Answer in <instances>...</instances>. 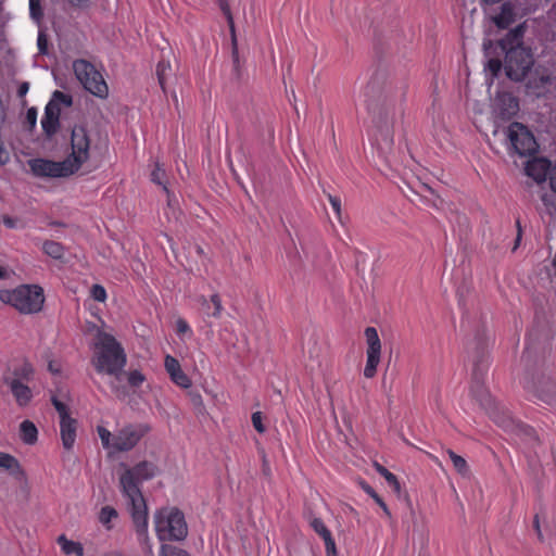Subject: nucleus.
<instances>
[{
	"label": "nucleus",
	"mask_w": 556,
	"mask_h": 556,
	"mask_svg": "<svg viewBox=\"0 0 556 556\" xmlns=\"http://www.w3.org/2000/svg\"><path fill=\"white\" fill-rule=\"evenodd\" d=\"M155 475L156 467L152 463L141 462L126 469L119 477L121 491L127 500L138 540L151 556L153 549L148 534V509L139 483L152 479Z\"/></svg>",
	"instance_id": "1"
},
{
	"label": "nucleus",
	"mask_w": 556,
	"mask_h": 556,
	"mask_svg": "<svg viewBox=\"0 0 556 556\" xmlns=\"http://www.w3.org/2000/svg\"><path fill=\"white\" fill-rule=\"evenodd\" d=\"M365 97L367 111L379 125L376 135L378 150L386 155L393 146V135L390 129L393 117V100L386 90L378 89L375 86L367 87Z\"/></svg>",
	"instance_id": "2"
},
{
	"label": "nucleus",
	"mask_w": 556,
	"mask_h": 556,
	"mask_svg": "<svg viewBox=\"0 0 556 556\" xmlns=\"http://www.w3.org/2000/svg\"><path fill=\"white\" fill-rule=\"evenodd\" d=\"M127 362L122 345L115 338L97 329L93 342V355L91 363L99 374H105L118 378Z\"/></svg>",
	"instance_id": "3"
},
{
	"label": "nucleus",
	"mask_w": 556,
	"mask_h": 556,
	"mask_svg": "<svg viewBox=\"0 0 556 556\" xmlns=\"http://www.w3.org/2000/svg\"><path fill=\"white\" fill-rule=\"evenodd\" d=\"M150 430L151 427L146 422L127 424L114 433L102 426L97 427L101 444L110 455L131 451Z\"/></svg>",
	"instance_id": "4"
},
{
	"label": "nucleus",
	"mask_w": 556,
	"mask_h": 556,
	"mask_svg": "<svg viewBox=\"0 0 556 556\" xmlns=\"http://www.w3.org/2000/svg\"><path fill=\"white\" fill-rule=\"evenodd\" d=\"M522 36V28L517 27L510 30L506 37L500 41V46L505 52L507 76L515 80L523 78L532 65L530 52L521 46Z\"/></svg>",
	"instance_id": "5"
},
{
	"label": "nucleus",
	"mask_w": 556,
	"mask_h": 556,
	"mask_svg": "<svg viewBox=\"0 0 556 556\" xmlns=\"http://www.w3.org/2000/svg\"><path fill=\"white\" fill-rule=\"evenodd\" d=\"M0 301L22 314L39 312L45 303L43 290L37 285H22L15 289L0 290Z\"/></svg>",
	"instance_id": "6"
},
{
	"label": "nucleus",
	"mask_w": 556,
	"mask_h": 556,
	"mask_svg": "<svg viewBox=\"0 0 556 556\" xmlns=\"http://www.w3.org/2000/svg\"><path fill=\"white\" fill-rule=\"evenodd\" d=\"M154 530L160 541H181L188 534L184 514L176 507H162L154 514Z\"/></svg>",
	"instance_id": "7"
},
{
	"label": "nucleus",
	"mask_w": 556,
	"mask_h": 556,
	"mask_svg": "<svg viewBox=\"0 0 556 556\" xmlns=\"http://www.w3.org/2000/svg\"><path fill=\"white\" fill-rule=\"evenodd\" d=\"M507 151L520 156L536 152L538 143L532 132L521 123H511L503 130Z\"/></svg>",
	"instance_id": "8"
},
{
	"label": "nucleus",
	"mask_w": 556,
	"mask_h": 556,
	"mask_svg": "<svg viewBox=\"0 0 556 556\" xmlns=\"http://www.w3.org/2000/svg\"><path fill=\"white\" fill-rule=\"evenodd\" d=\"M73 68L75 76L87 91L102 99L108 97V85L92 64L85 60H77L73 63Z\"/></svg>",
	"instance_id": "9"
},
{
	"label": "nucleus",
	"mask_w": 556,
	"mask_h": 556,
	"mask_svg": "<svg viewBox=\"0 0 556 556\" xmlns=\"http://www.w3.org/2000/svg\"><path fill=\"white\" fill-rule=\"evenodd\" d=\"M91 140L85 126L76 125L71 134V153L65 159L70 161L72 168L77 173L90 159Z\"/></svg>",
	"instance_id": "10"
},
{
	"label": "nucleus",
	"mask_w": 556,
	"mask_h": 556,
	"mask_svg": "<svg viewBox=\"0 0 556 556\" xmlns=\"http://www.w3.org/2000/svg\"><path fill=\"white\" fill-rule=\"evenodd\" d=\"M33 374V369L29 365H24L18 369L14 370V376L9 372H4L2 376V382L10 389L17 406L26 407L29 405L34 397L31 389L23 382V379H28Z\"/></svg>",
	"instance_id": "11"
},
{
	"label": "nucleus",
	"mask_w": 556,
	"mask_h": 556,
	"mask_svg": "<svg viewBox=\"0 0 556 556\" xmlns=\"http://www.w3.org/2000/svg\"><path fill=\"white\" fill-rule=\"evenodd\" d=\"M34 176L40 178H64L74 175L70 161L55 162L47 159H31L27 162Z\"/></svg>",
	"instance_id": "12"
},
{
	"label": "nucleus",
	"mask_w": 556,
	"mask_h": 556,
	"mask_svg": "<svg viewBox=\"0 0 556 556\" xmlns=\"http://www.w3.org/2000/svg\"><path fill=\"white\" fill-rule=\"evenodd\" d=\"M60 102L66 106L72 105V97L61 91H54L52 99L45 108V114L41 119V127L48 137L56 134L60 126Z\"/></svg>",
	"instance_id": "13"
},
{
	"label": "nucleus",
	"mask_w": 556,
	"mask_h": 556,
	"mask_svg": "<svg viewBox=\"0 0 556 556\" xmlns=\"http://www.w3.org/2000/svg\"><path fill=\"white\" fill-rule=\"evenodd\" d=\"M365 337L367 343L366 350V365L364 368V376L368 379L372 378L377 372V367L381 358V341L376 328L367 327L365 329Z\"/></svg>",
	"instance_id": "14"
},
{
	"label": "nucleus",
	"mask_w": 556,
	"mask_h": 556,
	"mask_svg": "<svg viewBox=\"0 0 556 556\" xmlns=\"http://www.w3.org/2000/svg\"><path fill=\"white\" fill-rule=\"evenodd\" d=\"M164 367L175 384L184 389L191 387L190 378L184 372L179 362L175 357L166 355Z\"/></svg>",
	"instance_id": "15"
},
{
	"label": "nucleus",
	"mask_w": 556,
	"mask_h": 556,
	"mask_svg": "<svg viewBox=\"0 0 556 556\" xmlns=\"http://www.w3.org/2000/svg\"><path fill=\"white\" fill-rule=\"evenodd\" d=\"M551 163L545 159H534L527 163L526 173L536 182H542L551 174Z\"/></svg>",
	"instance_id": "16"
},
{
	"label": "nucleus",
	"mask_w": 556,
	"mask_h": 556,
	"mask_svg": "<svg viewBox=\"0 0 556 556\" xmlns=\"http://www.w3.org/2000/svg\"><path fill=\"white\" fill-rule=\"evenodd\" d=\"M311 527L323 538L327 556H337L336 542L323 520L319 518L312 519Z\"/></svg>",
	"instance_id": "17"
},
{
	"label": "nucleus",
	"mask_w": 556,
	"mask_h": 556,
	"mask_svg": "<svg viewBox=\"0 0 556 556\" xmlns=\"http://www.w3.org/2000/svg\"><path fill=\"white\" fill-rule=\"evenodd\" d=\"M77 421L73 418L60 420V433L63 447L72 450L76 441Z\"/></svg>",
	"instance_id": "18"
},
{
	"label": "nucleus",
	"mask_w": 556,
	"mask_h": 556,
	"mask_svg": "<svg viewBox=\"0 0 556 556\" xmlns=\"http://www.w3.org/2000/svg\"><path fill=\"white\" fill-rule=\"evenodd\" d=\"M0 471L7 472L11 476L24 475L18 459L4 452H0Z\"/></svg>",
	"instance_id": "19"
},
{
	"label": "nucleus",
	"mask_w": 556,
	"mask_h": 556,
	"mask_svg": "<svg viewBox=\"0 0 556 556\" xmlns=\"http://www.w3.org/2000/svg\"><path fill=\"white\" fill-rule=\"evenodd\" d=\"M199 302L208 316H212L214 318L220 317L223 312V305L220 296L217 293H214L210 298V300H207L205 296H201L199 299Z\"/></svg>",
	"instance_id": "20"
},
{
	"label": "nucleus",
	"mask_w": 556,
	"mask_h": 556,
	"mask_svg": "<svg viewBox=\"0 0 556 556\" xmlns=\"http://www.w3.org/2000/svg\"><path fill=\"white\" fill-rule=\"evenodd\" d=\"M20 437L25 444L33 445L37 442L38 430L30 420H24L20 425Z\"/></svg>",
	"instance_id": "21"
},
{
	"label": "nucleus",
	"mask_w": 556,
	"mask_h": 556,
	"mask_svg": "<svg viewBox=\"0 0 556 556\" xmlns=\"http://www.w3.org/2000/svg\"><path fill=\"white\" fill-rule=\"evenodd\" d=\"M58 543L61 546L62 552L66 555H84L83 545L79 542L67 540L65 535H60L58 538Z\"/></svg>",
	"instance_id": "22"
},
{
	"label": "nucleus",
	"mask_w": 556,
	"mask_h": 556,
	"mask_svg": "<svg viewBox=\"0 0 556 556\" xmlns=\"http://www.w3.org/2000/svg\"><path fill=\"white\" fill-rule=\"evenodd\" d=\"M496 101L506 106L501 110V115L503 117H510L518 111V102L510 94H501L497 97Z\"/></svg>",
	"instance_id": "23"
},
{
	"label": "nucleus",
	"mask_w": 556,
	"mask_h": 556,
	"mask_svg": "<svg viewBox=\"0 0 556 556\" xmlns=\"http://www.w3.org/2000/svg\"><path fill=\"white\" fill-rule=\"evenodd\" d=\"M494 23L500 28H506L514 21L513 8L508 3H504L501 8L500 14L494 16Z\"/></svg>",
	"instance_id": "24"
},
{
	"label": "nucleus",
	"mask_w": 556,
	"mask_h": 556,
	"mask_svg": "<svg viewBox=\"0 0 556 556\" xmlns=\"http://www.w3.org/2000/svg\"><path fill=\"white\" fill-rule=\"evenodd\" d=\"M43 252L49 256L59 260L64 254V249L61 243L55 241H46L42 245Z\"/></svg>",
	"instance_id": "25"
},
{
	"label": "nucleus",
	"mask_w": 556,
	"mask_h": 556,
	"mask_svg": "<svg viewBox=\"0 0 556 556\" xmlns=\"http://www.w3.org/2000/svg\"><path fill=\"white\" fill-rule=\"evenodd\" d=\"M377 471L387 480L388 484L395 491L400 492V483L397 481V478L390 472L388 469H386L381 465H377Z\"/></svg>",
	"instance_id": "26"
},
{
	"label": "nucleus",
	"mask_w": 556,
	"mask_h": 556,
	"mask_svg": "<svg viewBox=\"0 0 556 556\" xmlns=\"http://www.w3.org/2000/svg\"><path fill=\"white\" fill-rule=\"evenodd\" d=\"M364 491L381 507L386 517L391 518V511L389 510L384 501L375 492V490L369 485L363 486Z\"/></svg>",
	"instance_id": "27"
},
{
	"label": "nucleus",
	"mask_w": 556,
	"mask_h": 556,
	"mask_svg": "<svg viewBox=\"0 0 556 556\" xmlns=\"http://www.w3.org/2000/svg\"><path fill=\"white\" fill-rule=\"evenodd\" d=\"M170 71L169 62L160 61L156 65V76L163 90H165L166 75Z\"/></svg>",
	"instance_id": "28"
},
{
	"label": "nucleus",
	"mask_w": 556,
	"mask_h": 556,
	"mask_svg": "<svg viewBox=\"0 0 556 556\" xmlns=\"http://www.w3.org/2000/svg\"><path fill=\"white\" fill-rule=\"evenodd\" d=\"M116 517L117 513L113 507L104 506L100 511L99 520L102 525L108 526Z\"/></svg>",
	"instance_id": "29"
},
{
	"label": "nucleus",
	"mask_w": 556,
	"mask_h": 556,
	"mask_svg": "<svg viewBox=\"0 0 556 556\" xmlns=\"http://www.w3.org/2000/svg\"><path fill=\"white\" fill-rule=\"evenodd\" d=\"M176 332L181 338L190 339L193 334L189 324L184 318H178L176 320Z\"/></svg>",
	"instance_id": "30"
},
{
	"label": "nucleus",
	"mask_w": 556,
	"mask_h": 556,
	"mask_svg": "<svg viewBox=\"0 0 556 556\" xmlns=\"http://www.w3.org/2000/svg\"><path fill=\"white\" fill-rule=\"evenodd\" d=\"M29 14L34 21L40 23L43 16L40 0H29Z\"/></svg>",
	"instance_id": "31"
},
{
	"label": "nucleus",
	"mask_w": 556,
	"mask_h": 556,
	"mask_svg": "<svg viewBox=\"0 0 556 556\" xmlns=\"http://www.w3.org/2000/svg\"><path fill=\"white\" fill-rule=\"evenodd\" d=\"M447 454H448V456H450V458H451V460H452V463H453V465H454L455 469H456L458 472L464 473V472H466V471H467V463H466V460H465L462 456H459V455L455 454V453H454L453 451H451V450H448V451H447Z\"/></svg>",
	"instance_id": "32"
},
{
	"label": "nucleus",
	"mask_w": 556,
	"mask_h": 556,
	"mask_svg": "<svg viewBox=\"0 0 556 556\" xmlns=\"http://www.w3.org/2000/svg\"><path fill=\"white\" fill-rule=\"evenodd\" d=\"M159 556H190L187 552L184 549H180L178 547L163 544L160 549Z\"/></svg>",
	"instance_id": "33"
},
{
	"label": "nucleus",
	"mask_w": 556,
	"mask_h": 556,
	"mask_svg": "<svg viewBox=\"0 0 556 556\" xmlns=\"http://www.w3.org/2000/svg\"><path fill=\"white\" fill-rule=\"evenodd\" d=\"M52 404L56 412L59 413L60 420H65L72 418L70 416L68 407L65 403L56 399L55 396L52 397Z\"/></svg>",
	"instance_id": "34"
},
{
	"label": "nucleus",
	"mask_w": 556,
	"mask_h": 556,
	"mask_svg": "<svg viewBox=\"0 0 556 556\" xmlns=\"http://www.w3.org/2000/svg\"><path fill=\"white\" fill-rule=\"evenodd\" d=\"M128 383L131 386V387H140L144 380H146V377L143 376V374L139 370H131L128 372Z\"/></svg>",
	"instance_id": "35"
},
{
	"label": "nucleus",
	"mask_w": 556,
	"mask_h": 556,
	"mask_svg": "<svg viewBox=\"0 0 556 556\" xmlns=\"http://www.w3.org/2000/svg\"><path fill=\"white\" fill-rule=\"evenodd\" d=\"M91 296L93 300L98 302H105L106 300V291L101 285H93L90 290Z\"/></svg>",
	"instance_id": "36"
},
{
	"label": "nucleus",
	"mask_w": 556,
	"mask_h": 556,
	"mask_svg": "<svg viewBox=\"0 0 556 556\" xmlns=\"http://www.w3.org/2000/svg\"><path fill=\"white\" fill-rule=\"evenodd\" d=\"M219 7H220V10L223 11V13L225 14V16L227 18V22L229 24L230 30L233 33V28H235L233 20H232V15H231L230 8L228 5L227 0H219Z\"/></svg>",
	"instance_id": "37"
},
{
	"label": "nucleus",
	"mask_w": 556,
	"mask_h": 556,
	"mask_svg": "<svg viewBox=\"0 0 556 556\" xmlns=\"http://www.w3.org/2000/svg\"><path fill=\"white\" fill-rule=\"evenodd\" d=\"M252 424L255 430L260 433H264L266 428L263 424V416L261 412H255L252 414Z\"/></svg>",
	"instance_id": "38"
},
{
	"label": "nucleus",
	"mask_w": 556,
	"mask_h": 556,
	"mask_svg": "<svg viewBox=\"0 0 556 556\" xmlns=\"http://www.w3.org/2000/svg\"><path fill=\"white\" fill-rule=\"evenodd\" d=\"M164 175H165L164 170L159 165H156L155 169L151 174V179L153 182H155L157 185H162L164 190L167 191L166 186L163 185Z\"/></svg>",
	"instance_id": "39"
},
{
	"label": "nucleus",
	"mask_w": 556,
	"mask_h": 556,
	"mask_svg": "<svg viewBox=\"0 0 556 556\" xmlns=\"http://www.w3.org/2000/svg\"><path fill=\"white\" fill-rule=\"evenodd\" d=\"M492 76H496L502 68V62L497 59H490L485 67Z\"/></svg>",
	"instance_id": "40"
},
{
	"label": "nucleus",
	"mask_w": 556,
	"mask_h": 556,
	"mask_svg": "<svg viewBox=\"0 0 556 556\" xmlns=\"http://www.w3.org/2000/svg\"><path fill=\"white\" fill-rule=\"evenodd\" d=\"M328 200L338 217L341 216V201L338 197L328 194Z\"/></svg>",
	"instance_id": "41"
},
{
	"label": "nucleus",
	"mask_w": 556,
	"mask_h": 556,
	"mask_svg": "<svg viewBox=\"0 0 556 556\" xmlns=\"http://www.w3.org/2000/svg\"><path fill=\"white\" fill-rule=\"evenodd\" d=\"M47 45H48L47 37L43 33L40 31L38 35V38H37V46H38L40 53H42V54L47 53Z\"/></svg>",
	"instance_id": "42"
},
{
	"label": "nucleus",
	"mask_w": 556,
	"mask_h": 556,
	"mask_svg": "<svg viewBox=\"0 0 556 556\" xmlns=\"http://www.w3.org/2000/svg\"><path fill=\"white\" fill-rule=\"evenodd\" d=\"M26 119H27L28 124L30 125V127H35L36 126V122H37V111H36V109L30 108L27 111Z\"/></svg>",
	"instance_id": "43"
},
{
	"label": "nucleus",
	"mask_w": 556,
	"mask_h": 556,
	"mask_svg": "<svg viewBox=\"0 0 556 556\" xmlns=\"http://www.w3.org/2000/svg\"><path fill=\"white\" fill-rule=\"evenodd\" d=\"M10 161V153L0 142V165H5Z\"/></svg>",
	"instance_id": "44"
},
{
	"label": "nucleus",
	"mask_w": 556,
	"mask_h": 556,
	"mask_svg": "<svg viewBox=\"0 0 556 556\" xmlns=\"http://www.w3.org/2000/svg\"><path fill=\"white\" fill-rule=\"evenodd\" d=\"M308 353H309V358L318 361L319 354H320V348L317 345L316 342H314V348H313V350H309Z\"/></svg>",
	"instance_id": "45"
},
{
	"label": "nucleus",
	"mask_w": 556,
	"mask_h": 556,
	"mask_svg": "<svg viewBox=\"0 0 556 556\" xmlns=\"http://www.w3.org/2000/svg\"><path fill=\"white\" fill-rule=\"evenodd\" d=\"M549 185H551L552 190L556 192V165L551 170Z\"/></svg>",
	"instance_id": "46"
},
{
	"label": "nucleus",
	"mask_w": 556,
	"mask_h": 556,
	"mask_svg": "<svg viewBox=\"0 0 556 556\" xmlns=\"http://www.w3.org/2000/svg\"><path fill=\"white\" fill-rule=\"evenodd\" d=\"M28 90H29L28 83H23L18 87L17 93H18L20 97H24L28 92Z\"/></svg>",
	"instance_id": "47"
},
{
	"label": "nucleus",
	"mask_w": 556,
	"mask_h": 556,
	"mask_svg": "<svg viewBox=\"0 0 556 556\" xmlns=\"http://www.w3.org/2000/svg\"><path fill=\"white\" fill-rule=\"evenodd\" d=\"M480 403L482 406H484L485 408L489 407L490 403H491V397L488 393H484L482 395V397L480 399Z\"/></svg>",
	"instance_id": "48"
},
{
	"label": "nucleus",
	"mask_w": 556,
	"mask_h": 556,
	"mask_svg": "<svg viewBox=\"0 0 556 556\" xmlns=\"http://www.w3.org/2000/svg\"><path fill=\"white\" fill-rule=\"evenodd\" d=\"M70 2L73 7H78V8L87 4V0H70Z\"/></svg>",
	"instance_id": "49"
},
{
	"label": "nucleus",
	"mask_w": 556,
	"mask_h": 556,
	"mask_svg": "<svg viewBox=\"0 0 556 556\" xmlns=\"http://www.w3.org/2000/svg\"><path fill=\"white\" fill-rule=\"evenodd\" d=\"M7 277H8L7 269L0 265V279H4Z\"/></svg>",
	"instance_id": "50"
},
{
	"label": "nucleus",
	"mask_w": 556,
	"mask_h": 556,
	"mask_svg": "<svg viewBox=\"0 0 556 556\" xmlns=\"http://www.w3.org/2000/svg\"><path fill=\"white\" fill-rule=\"evenodd\" d=\"M534 527L536 529L539 538H541V530H540V525H539L538 516H535V519H534Z\"/></svg>",
	"instance_id": "51"
},
{
	"label": "nucleus",
	"mask_w": 556,
	"mask_h": 556,
	"mask_svg": "<svg viewBox=\"0 0 556 556\" xmlns=\"http://www.w3.org/2000/svg\"><path fill=\"white\" fill-rule=\"evenodd\" d=\"M4 224H5V226H8L10 228L14 227V223L10 218L4 219Z\"/></svg>",
	"instance_id": "52"
},
{
	"label": "nucleus",
	"mask_w": 556,
	"mask_h": 556,
	"mask_svg": "<svg viewBox=\"0 0 556 556\" xmlns=\"http://www.w3.org/2000/svg\"><path fill=\"white\" fill-rule=\"evenodd\" d=\"M49 369H50V371H52V372H58V371H59V370L55 368V366H53V364H52V363H50V364H49Z\"/></svg>",
	"instance_id": "53"
},
{
	"label": "nucleus",
	"mask_w": 556,
	"mask_h": 556,
	"mask_svg": "<svg viewBox=\"0 0 556 556\" xmlns=\"http://www.w3.org/2000/svg\"><path fill=\"white\" fill-rule=\"evenodd\" d=\"M482 1H483V2H485V3H491V4H493V3H497V2H500L501 0H482Z\"/></svg>",
	"instance_id": "54"
},
{
	"label": "nucleus",
	"mask_w": 556,
	"mask_h": 556,
	"mask_svg": "<svg viewBox=\"0 0 556 556\" xmlns=\"http://www.w3.org/2000/svg\"><path fill=\"white\" fill-rule=\"evenodd\" d=\"M500 134V129L498 128H495L494 131H493V135L494 136H497Z\"/></svg>",
	"instance_id": "55"
},
{
	"label": "nucleus",
	"mask_w": 556,
	"mask_h": 556,
	"mask_svg": "<svg viewBox=\"0 0 556 556\" xmlns=\"http://www.w3.org/2000/svg\"><path fill=\"white\" fill-rule=\"evenodd\" d=\"M540 397L543 400V401H548L547 396H543V395H540Z\"/></svg>",
	"instance_id": "56"
}]
</instances>
